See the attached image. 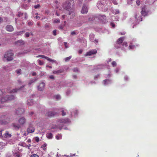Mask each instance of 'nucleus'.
<instances>
[{
    "label": "nucleus",
    "instance_id": "nucleus-1",
    "mask_svg": "<svg viewBox=\"0 0 157 157\" xmlns=\"http://www.w3.org/2000/svg\"><path fill=\"white\" fill-rule=\"evenodd\" d=\"M74 4V2L73 0H69L67 1L63 5V8L67 11L66 13L69 15L72 14L73 15H74V13L72 8Z\"/></svg>",
    "mask_w": 157,
    "mask_h": 157
},
{
    "label": "nucleus",
    "instance_id": "nucleus-2",
    "mask_svg": "<svg viewBox=\"0 0 157 157\" xmlns=\"http://www.w3.org/2000/svg\"><path fill=\"white\" fill-rule=\"evenodd\" d=\"M70 122V120L67 118L59 119L57 121L56 128L61 129L64 124H68Z\"/></svg>",
    "mask_w": 157,
    "mask_h": 157
},
{
    "label": "nucleus",
    "instance_id": "nucleus-3",
    "mask_svg": "<svg viewBox=\"0 0 157 157\" xmlns=\"http://www.w3.org/2000/svg\"><path fill=\"white\" fill-rule=\"evenodd\" d=\"M13 54L12 51H7L5 53L3 60L4 61L6 60L7 61H11L13 59Z\"/></svg>",
    "mask_w": 157,
    "mask_h": 157
},
{
    "label": "nucleus",
    "instance_id": "nucleus-4",
    "mask_svg": "<svg viewBox=\"0 0 157 157\" xmlns=\"http://www.w3.org/2000/svg\"><path fill=\"white\" fill-rule=\"evenodd\" d=\"M15 97L13 95H6L4 94L0 99L1 103H3L9 100H11L15 99Z\"/></svg>",
    "mask_w": 157,
    "mask_h": 157
},
{
    "label": "nucleus",
    "instance_id": "nucleus-5",
    "mask_svg": "<svg viewBox=\"0 0 157 157\" xmlns=\"http://www.w3.org/2000/svg\"><path fill=\"white\" fill-rule=\"evenodd\" d=\"M97 6L99 9L103 11H105L107 10L105 2L104 0H102L98 2Z\"/></svg>",
    "mask_w": 157,
    "mask_h": 157
},
{
    "label": "nucleus",
    "instance_id": "nucleus-6",
    "mask_svg": "<svg viewBox=\"0 0 157 157\" xmlns=\"http://www.w3.org/2000/svg\"><path fill=\"white\" fill-rule=\"evenodd\" d=\"M26 119L24 117H20L18 120V122L20 126H23L26 123Z\"/></svg>",
    "mask_w": 157,
    "mask_h": 157
},
{
    "label": "nucleus",
    "instance_id": "nucleus-7",
    "mask_svg": "<svg viewBox=\"0 0 157 157\" xmlns=\"http://www.w3.org/2000/svg\"><path fill=\"white\" fill-rule=\"evenodd\" d=\"M12 126L13 129L16 130H18L21 127L19 124L15 123H13L12 124Z\"/></svg>",
    "mask_w": 157,
    "mask_h": 157
},
{
    "label": "nucleus",
    "instance_id": "nucleus-8",
    "mask_svg": "<svg viewBox=\"0 0 157 157\" xmlns=\"http://www.w3.org/2000/svg\"><path fill=\"white\" fill-rule=\"evenodd\" d=\"M97 52L96 50L94 49L92 50L89 52H87L85 55V56H91L97 53Z\"/></svg>",
    "mask_w": 157,
    "mask_h": 157
},
{
    "label": "nucleus",
    "instance_id": "nucleus-9",
    "mask_svg": "<svg viewBox=\"0 0 157 157\" xmlns=\"http://www.w3.org/2000/svg\"><path fill=\"white\" fill-rule=\"evenodd\" d=\"M45 86V83L44 82H41L38 86L37 88L39 90H43Z\"/></svg>",
    "mask_w": 157,
    "mask_h": 157
},
{
    "label": "nucleus",
    "instance_id": "nucleus-10",
    "mask_svg": "<svg viewBox=\"0 0 157 157\" xmlns=\"http://www.w3.org/2000/svg\"><path fill=\"white\" fill-rule=\"evenodd\" d=\"M6 30L9 32H12L13 31L14 29L12 26L10 25H8L6 27Z\"/></svg>",
    "mask_w": 157,
    "mask_h": 157
},
{
    "label": "nucleus",
    "instance_id": "nucleus-11",
    "mask_svg": "<svg viewBox=\"0 0 157 157\" xmlns=\"http://www.w3.org/2000/svg\"><path fill=\"white\" fill-rule=\"evenodd\" d=\"M88 10V9L87 6L84 5L81 10V13H86L87 12Z\"/></svg>",
    "mask_w": 157,
    "mask_h": 157
},
{
    "label": "nucleus",
    "instance_id": "nucleus-12",
    "mask_svg": "<svg viewBox=\"0 0 157 157\" xmlns=\"http://www.w3.org/2000/svg\"><path fill=\"white\" fill-rule=\"evenodd\" d=\"M35 129L32 126H29L27 129V132L28 133H32L34 132Z\"/></svg>",
    "mask_w": 157,
    "mask_h": 157
},
{
    "label": "nucleus",
    "instance_id": "nucleus-13",
    "mask_svg": "<svg viewBox=\"0 0 157 157\" xmlns=\"http://www.w3.org/2000/svg\"><path fill=\"white\" fill-rule=\"evenodd\" d=\"M141 16H140V15H139V14H136L135 16L136 19L137 20V21H142V18H141Z\"/></svg>",
    "mask_w": 157,
    "mask_h": 157
},
{
    "label": "nucleus",
    "instance_id": "nucleus-14",
    "mask_svg": "<svg viewBox=\"0 0 157 157\" xmlns=\"http://www.w3.org/2000/svg\"><path fill=\"white\" fill-rule=\"evenodd\" d=\"M98 18L102 21L105 22V16L104 15H100L98 16Z\"/></svg>",
    "mask_w": 157,
    "mask_h": 157
},
{
    "label": "nucleus",
    "instance_id": "nucleus-15",
    "mask_svg": "<svg viewBox=\"0 0 157 157\" xmlns=\"http://www.w3.org/2000/svg\"><path fill=\"white\" fill-rule=\"evenodd\" d=\"M141 13L142 15L144 16H145L147 15V12L146 11L145 7L142 8V10L141 11Z\"/></svg>",
    "mask_w": 157,
    "mask_h": 157
},
{
    "label": "nucleus",
    "instance_id": "nucleus-16",
    "mask_svg": "<svg viewBox=\"0 0 157 157\" xmlns=\"http://www.w3.org/2000/svg\"><path fill=\"white\" fill-rule=\"evenodd\" d=\"M46 137L48 139H52L53 138V136L51 133L48 132L46 134Z\"/></svg>",
    "mask_w": 157,
    "mask_h": 157
},
{
    "label": "nucleus",
    "instance_id": "nucleus-17",
    "mask_svg": "<svg viewBox=\"0 0 157 157\" xmlns=\"http://www.w3.org/2000/svg\"><path fill=\"white\" fill-rule=\"evenodd\" d=\"M16 43L18 45H21L24 44L25 42L23 40H20L17 41Z\"/></svg>",
    "mask_w": 157,
    "mask_h": 157
},
{
    "label": "nucleus",
    "instance_id": "nucleus-18",
    "mask_svg": "<svg viewBox=\"0 0 157 157\" xmlns=\"http://www.w3.org/2000/svg\"><path fill=\"white\" fill-rule=\"evenodd\" d=\"M24 111V110L23 109H19L18 110H16V113L18 114H21L23 113Z\"/></svg>",
    "mask_w": 157,
    "mask_h": 157
},
{
    "label": "nucleus",
    "instance_id": "nucleus-19",
    "mask_svg": "<svg viewBox=\"0 0 157 157\" xmlns=\"http://www.w3.org/2000/svg\"><path fill=\"white\" fill-rule=\"evenodd\" d=\"M11 136V134L9 133V132L7 131H6L4 134L5 137L8 138L10 137Z\"/></svg>",
    "mask_w": 157,
    "mask_h": 157
},
{
    "label": "nucleus",
    "instance_id": "nucleus-20",
    "mask_svg": "<svg viewBox=\"0 0 157 157\" xmlns=\"http://www.w3.org/2000/svg\"><path fill=\"white\" fill-rule=\"evenodd\" d=\"M25 32V31H20L14 33V34L16 35H20L23 34Z\"/></svg>",
    "mask_w": 157,
    "mask_h": 157
},
{
    "label": "nucleus",
    "instance_id": "nucleus-21",
    "mask_svg": "<svg viewBox=\"0 0 157 157\" xmlns=\"http://www.w3.org/2000/svg\"><path fill=\"white\" fill-rule=\"evenodd\" d=\"M63 71V70H59L56 71H53V73L54 74H58L62 73Z\"/></svg>",
    "mask_w": 157,
    "mask_h": 157
},
{
    "label": "nucleus",
    "instance_id": "nucleus-22",
    "mask_svg": "<svg viewBox=\"0 0 157 157\" xmlns=\"http://www.w3.org/2000/svg\"><path fill=\"white\" fill-rule=\"evenodd\" d=\"M103 82L104 85H106L110 83L111 82L109 80L106 79L104 80Z\"/></svg>",
    "mask_w": 157,
    "mask_h": 157
},
{
    "label": "nucleus",
    "instance_id": "nucleus-23",
    "mask_svg": "<svg viewBox=\"0 0 157 157\" xmlns=\"http://www.w3.org/2000/svg\"><path fill=\"white\" fill-rule=\"evenodd\" d=\"M46 115L48 117H52L54 115V113L53 112H52L51 111H50L47 112L46 114Z\"/></svg>",
    "mask_w": 157,
    "mask_h": 157
},
{
    "label": "nucleus",
    "instance_id": "nucleus-24",
    "mask_svg": "<svg viewBox=\"0 0 157 157\" xmlns=\"http://www.w3.org/2000/svg\"><path fill=\"white\" fill-rule=\"evenodd\" d=\"M124 39L123 37L119 38L117 41V43L118 44H120L121 43H122Z\"/></svg>",
    "mask_w": 157,
    "mask_h": 157
},
{
    "label": "nucleus",
    "instance_id": "nucleus-25",
    "mask_svg": "<svg viewBox=\"0 0 157 157\" xmlns=\"http://www.w3.org/2000/svg\"><path fill=\"white\" fill-rule=\"evenodd\" d=\"M124 46L125 47L127 46V44L126 42H123L122 44L120 45V47L121 48H123L124 47Z\"/></svg>",
    "mask_w": 157,
    "mask_h": 157
},
{
    "label": "nucleus",
    "instance_id": "nucleus-26",
    "mask_svg": "<svg viewBox=\"0 0 157 157\" xmlns=\"http://www.w3.org/2000/svg\"><path fill=\"white\" fill-rule=\"evenodd\" d=\"M22 87H21L20 89H14L13 90L10 91L9 92L11 93H14L17 92V90L20 89Z\"/></svg>",
    "mask_w": 157,
    "mask_h": 157
},
{
    "label": "nucleus",
    "instance_id": "nucleus-27",
    "mask_svg": "<svg viewBox=\"0 0 157 157\" xmlns=\"http://www.w3.org/2000/svg\"><path fill=\"white\" fill-rule=\"evenodd\" d=\"M112 12L113 14H116L119 13V11L118 10L116 9L113 10Z\"/></svg>",
    "mask_w": 157,
    "mask_h": 157
},
{
    "label": "nucleus",
    "instance_id": "nucleus-28",
    "mask_svg": "<svg viewBox=\"0 0 157 157\" xmlns=\"http://www.w3.org/2000/svg\"><path fill=\"white\" fill-rule=\"evenodd\" d=\"M47 59L50 62H52V63H56V60L52 59L49 58H47Z\"/></svg>",
    "mask_w": 157,
    "mask_h": 157
},
{
    "label": "nucleus",
    "instance_id": "nucleus-29",
    "mask_svg": "<svg viewBox=\"0 0 157 157\" xmlns=\"http://www.w3.org/2000/svg\"><path fill=\"white\" fill-rule=\"evenodd\" d=\"M62 11L60 10L59 9L57 11H56V14L57 15V16H59V13H62Z\"/></svg>",
    "mask_w": 157,
    "mask_h": 157
},
{
    "label": "nucleus",
    "instance_id": "nucleus-30",
    "mask_svg": "<svg viewBox=\"0 0 157 157\" xmlns=\"http://www.w3.org/2000/svg\"><path fill=\"white\" fill-rule=\"evenodd\" d=\"M27 103L28 105H32L33 104V100H28Z\"/></svg>",
    "mask_w": 157,
    "mask_h": 157
},
{
    "label": "nucleus",
    "instance_id": "nucleus-31",
    "mask_svg": "<svg viewBox=\"0 0 157 157\" xmlns=\"http://www.w3.org/2000/svg\"><path fill=\"white\" fill-rule=\"evenodd\" d=\"M55 98L57 100H59L61 99V96L60 95L57 94L55 96Z\"/></svg>",
    "mask_w": 157,
    "mask_h": 157
},
{
    "label": "nucleus",
    "instance_id": "nucleus-32",
    "mask_svg": "<svg viewBox=\"0 0 157 157\" xmlns=\"http://www.w3.org/2000/svg\"><path fill=\"white\" fill-rule=\"evenodd\" d=\"M94 38V35L93 34H90L89 36V39L90 40H92Z\"/></svg>",
    "mask_w": 157,
    "mask_h": 157
},
{
    "label": "nucleus",
    "instance_id": "nucleus-33",
    "mask_svg": "<svg viewBox=\"0 0 157 157\" xmlns=\"http://www.w3.org/2000/svg\"><path fill=\"white\" fill-rule=\"evenodd\" d=\"M16 72L18 75H20L21 73V70L20 69H17L16 71Z\"/></svg>",
    "mask_w": 157,
    "mask_h": 157
},
{
    "label": "nucleus",
    "instance_id": "nucleus-34",
    "mask_svg": "<svg viewBox=\"0 0 157 157\" xmlns=\"http://www.w3.org/2000/svg\"><path fill=\"white\" fill-rule=\"evenodd\" d=\"M62 136L61 135L58 134L56 136V138L57 140H60L61 139Z\"/></svg>",
    "mask_w": 157,
    "mask_h": 157
},
{
    "label": "nucleus",
    "instance_id": "nucleus-35",
    "mask_svg": "<svg viewBox=\"0 0 157 157\" xmlns=\"http://www.w3.org/2000/svg\"><path fill=\"white\" fill-rule=\"evenodd\" d=\"M37 79L36 78H34L33 79L30 81L29 82V85H30L32 83L34 82H35L36 80Z\"/></svg>",
    "mask_w": 157,
    "mask_h": 157
},
{
    "label": "nucleus",
    "instance_id": "nucleus-36",
    "mask_svg": "<svg viewBox=\"0 0 157 157\" xmlns=\"http://www.w3.org/2000/svg\"><path fill=\"white\" fill-rule=\"evenodd\" d=\"M12 156V153L11 152H8L6 154V157H11Z\"/></svg>",
    "mask_w": 157,
    "mask_h": 157
},
{
    "label": "nucleus",
    "instance_id": "nucleus-37",
    "mask_svg": "<svg viewBox=\"0 0 157 157\" xmlns=\"http://www.w3.org/2000/svg\"><path fill=\"white\" fill-rule=\"evenodd\" d=\"M61 112H62V115L63 116H65L66 115V113L65 112V110L64 109H62Z\"/></svg>",
    "mask_w": 157,
    "mask_h": 157
},
{
    "label": "nucleus",
    "instance_id": "nucleus-38",
    "mask_svg": "<svg viewBox=\"0 0 157 157\" xmlns=\"http://www.w3.org/2000/svg\"><path fill=\"white\" fill-rule=\"evenodd\" d=\"M135 47L134 46L132 45V44H131L129 46V48L130 49H134Z\"/></svg>",
    "mask_w": 157,
    "mask_h": 157
},
{
    "label": "nucleus",
    "instance_id": "nucleus-39",
    "mask_svg": "<svg viewBox=\"0 0 157 157\" xmlns=\"http://www.w3.org/2000/svg\"><path fill=\"white\" fill-rule=\"evenodd\" d=\"M71 56H70L68 57H66L64 59V60L66 62H67L71 58Z\"/></svg>",
    "mask_w": 157,
    "mask_h": 157
},
{
    "label": "nucleus",
    "instance_id": "nucleus-40",
    "mask_svg": "<svg viewBox=\"0 0 157 157\" xmlns=\"http://www.w3.org/2000/svg\"><path fill=\"white\" fill-rule=\"evenodd\" d=\"M37 57H41L42 58H44L47 59V58H48V57L44 55H39V56H37Z\"/></svg>",
    "mask_w": 157,
    "mask_h": 157
},
{
    "label": "nucleus",
    "instance_id": "nucleus-41",
    "mask_svg": "<svg viewBox=\"0 0 157 157\" xmlns=\"http://www.w3.org/2000/svg\"><path fill=\"white\" fill-rule=\"evenodd\" d=\"M38 64L40 65H43L44 64V63L43 62H42L40 60H38Z\"/></svg>",
    "mask_w": 157,
    "mask_h": 157
},
{
    "label": "nucleus",
    "instance_id": "nucleus-42",
    "mask_svg": "<svg viewBox=\"0 0 157 157\" xmlns=\"http://www.w3.org/2000/svg\"><path fill=\"white\" fill-rule=\"evenodd\" d=\"M112 65L113 67H115L117 65V63L116 62L113 61L112 63Z\"/></svg>",
    "mask_w": 157,
    "mask_h": 157
},
{
    "label": "nucleus",
    "instance_id": "nucleus-43",
    "mask_svg": "<svg viewBox=\"0 0 157 157\" xmlns=\"http://www.w3.org/2000/svg\"><path fill=\"white\" fill-rule=\"evenodd\" d=\"M60 22V20L59 19H55L54 20V22L55 23H59Z\"/></svg>",
    "mask_w": 157,
    "mask_h": 157
},
{
    "label": "nucleus",
    "instance_id": "nucleus-44",
    "mask_svg": "<svg viewBox=\"0 0 157 157\" xmlns=\"http://www.w3.org/2000/svg\"><path fill=\"white\" fill-rule=\"evenodd\" d=\"M113 3L115 5H117V1H116V0H111Z\"/></svg>",
    "mask_w": 157,
    "mask_h": 157
},
{
    "label": "nucleus",
    "instance_id": "nucleus-45",
    "mask_svg": "<svg viewBox=\"0 0 157 157\" xmlns=\"http://www.w3.org/2000/svg\"><path fill=\"white\" fill-rule=\"evenodd\" d=\"M23 15V13H21V12H19L18 14L17 15V16L18 17H20L22 16Z\"/></svg>",
    "mask_w": 157,
    "mask_h": 157
},
{
    "label": "nucleus",
    "instance_id": "nucleus-46",
    "mask_svg": "<svg viewBox=\"0 0 157 157\" xmlns=\"http://www.w3.org/2000/svg\"><path fill=\"white\" fill-rule=\"evenodd\" d=\"M73 71H74L75 72H78V70L77 68H74Z\"/></svg>",
    "mask_w": 157,
    "mask_h": 157
},
{
    "label": "nucleus",
    "instance_id": "nucleus-47",
    "mask_svg": "<svg viewBox=\"0 0 157 157\" xmlns=\"http://www.w3.org/2000/svg\"><path fill=\"white\" fill-rule=\"evenodd\" d=\"M64 45L66 48H67L68 47V45L67 43L64 42Z\"/></svg>",
    "mask_w": 157,
    "mask_h": 157
},
{
    "label": "nucleus",
    "instance_id": "nucleus-48",
    "mask_svg": "<svg viewBox=\"0 0 157 157\" xmlns=\"http://www.w3.org/2000/svg\"><path fill=\"white\" fill-rule=\"evenodd\" d=\"M31 157H39V156L36 154H33L31 155Z\"/></svg>",
    "mask_w": 157,
    "mask_h": 157
},
{
    "label": "nucleus",
    "instance_id": "nucleus-49",
    "mask_svg": "<svg viewBox=\"0 0 157 157\" xmlns=\"http://www.w3.org/2000/svg\"><path fill=\"white\" fill-rule=\"evenodd\" d=\"M40 7V5L39 4H38L34 6V8L35 9H38Z\"/></svg>",
    "mask_w": 157,
    "mask_h": 157
},
{
    "label": "nucleus",
    "instance_id": "nucleus-50",
    "mask_svg": "<svg viewBox=\"0 0 157 157\" xmlns=\"http://www.w3.org/2000/svg\"><path fill=\"white\" fill-rule=\"evenodd\" d=\"M14 155L15 156H16L17 157H20V155L19 154H17L16 153H15L14 154Z\"/></svg>",
    "mask_w": 157,
    "mask_h": 157
},
{
    "label": "nucleus",
    "instance_id": "nucleus-51",
    "mask_svg": "<svg viewBox=\"0 0 157 157\" xmlns=\"http://www.w3.org/2000/svg\"><path fill=\"white\" fill-rule=\"evenodd\" d=\"M76 33L75 32V31H73L71 32V34L72 35H76Z\"/></svg>",
    "mask_w": 157,
    "mask_h": 157
},
{
    "label": "nucleus",
    "instance_id": "nucleus-52",
    "mask_svg": "<svg viewBox=\"0 0 157 157\" xmlns=\"http://www.w3.org/2000/svg\"><path fill=\"white\" fill-rule=\"evenodd\" d=\"M35 140L36 142H38L39 141V138L38 137H36L35 138Z\"/></svg>",
    "mask_w": 157,
    "mask_h": 157
},
{
    "label": "nucleus",
    "instance_id": "nucleus-53",
    "mask_svg": "<svg viewBox=\"0 0 157 157\" xmlns=\"http://www.w3.org/2000/svg\"><path fill=\"white\" fill-rule=\"evenodd\" d=\"M25 36L27 37H28L29 36V33L28 32H27L25 34Z\"/></svg>",
    "mask_w": 157,
    "mask_h": 157
},
{
    "label": "nucleus",
    "instance_id": "nucleus-54",
    "mask_svg": "<svg viewBox=\"0 0 157 157\" xmlns=\"http://www.w3.org/2000/svg\"><path fill=\"white\" fill-rule=\"evenodd\" d=\"M136 3L138 6H139L140 4V1L138 0L136 1Z\"/></svg>",
    "mask_w": 157,
    "mask_h": 157
},
{
    "label": "nucleus",
    "instance_id": "nucleus-55",
    "mask_svg": "<svg viewBox=\"0 0 157 157\" xmlns=\"http://www.w3.org/2000/svg\"><path fill=\"white\" fill-rule=\"evenodd\" d=\"M53 33L54 35L55 36L56 35V30H54L53 31Z\"/></svg>",
    "mask_w": 157,
    "mask_h": 157
},
{
    "label": "nucleus",
    "instance_id": "nucleus-56",
    "mask_svg": "<svg viewBox=\"0 0 157 157\" xmlns=\"http://www.w3.org/2000/svg\"><path fill=\"white\" fill-rule=\"evenodd\" d=\"M111 25L112 26V27L113 28H114L115 27V25L113 23H111Z\"/></svg>",
    "mask_w": 157,
    "mask_h": 157
},
{
    "label": "nucleus",
    "instance_id": "nucleus-57",
    "mask_svg": "<svg viewBox=\"0 0 157 157\" xmlns=\"http://www.w3.org/2000/svg\"><path fill=\"white\" fill-rule=\"evenodd\" d=\"M49 78L51 79H54V77L52 75H51L49 76Z\"/></svg>",
    "mask_w": 157,
    "mask_h": 157
},
{
    "label": "nucleus",
    "instance_id": "nucleus-58",
    "mask_svg": "<svg viewBox=\"0 0 157 157\" xmlns=\"http://www.w3.org/2000/svg\"><path fill=\"white\" fill-rule=\"evenodd\" d=\"M3 94V92L2 90L0 89V95H1Z\"/></svg>",
    "mask_w": 157,
    "mask_h": 157
},
{
    "label": "nucleus",
    "instance_id": "nucleus-59",
    "mask_svg": "<svg viewBox=\"0 0 157 157\" xmlns=\"http://www.w3.org/2000/svg\"><path fill=\"white\" fill-rule=\"evenodd\" d=\"M28 24L29 25H31L33 24V23L31 21L28 22Z\"/></svg>",
    "mask_w": 157,
    "mask_h": 157
},
{
    "label": "nucleus",
    "instance_id": "nucleus-60",
    "mask_svg": "<svg viewBox=\"0 0 157 157\" xmlns=\"http://www.w3.org/2000/svg\"><path fill=\"white\" fill-rule=\"evenodd\" d=\"M35 14L36 15V17H35V18L36 19L38 18H39V16L38 15V13H36Z\"/></svg>",
    "mask_w": 157,
    "mask_h": 157
},
{
    "label": "nucleus",
    "instance_id": "nucleus-61",
    "mask_svg": "<svg viewBox=\"0 0 157 157\" xmlns=\"http://www.w3.org/2000/svg\"><path fill=\"white\" fill-rule=\"evenodd\" d=\"M2 130L1 129H0V137L2 136Z\"/></svg>",
    "mask_w": 157,
    "mask_h": 157
},
{
    "label": "nucleus",
    "instance_id": "nucleus-62",
    "mask_svg": "<svg viewBox=\"0 0 157 157\" xmlns=\"http://www.w3.org/2000/svg\"><path fill=\"white\" fill-rule=\"evenodd\" d=\"M115 71L116 73H117L119 71V69L118 68H117L116 69Z\"/></svg>",
    "mask_w": 157,
    "mask_h": 157
},
{
    "label": "nucleus",
    "instance_id": "nucleus-63",
    "mask_svg": "<svg viewBox=\"0 0 157 157\" xmlns=\"http://www.w3.org/2000/svg\"><path fill=\"white\" fill-rule=\"evenodd\" d=\"M0 123L1 124H5L7 123V122H1Z\"/></svg>",
    "mask_w": 157,
    "mask_h": 157
},
{
    "label": "nucleus",
    "instance_id": "nucleus-64",
    "mask_svg": "<svg viewBox=\"0 0 157 157\" xmlns=\"http://www.w3.org/2000/svg\"><path fill=\"white\" fill-rule=\"evenodd\" d=\"M32 75L33 76H35L36 75V73L35 72H33L32 73Z\"/></svg>",
    "mask_w": 157,
    "mask_h": 157
}]
</instances>
